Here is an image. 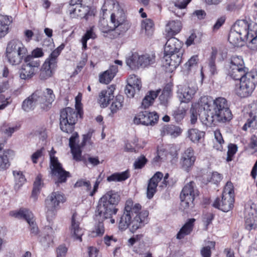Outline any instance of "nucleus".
<instances>
[{
  "instance_id": "obj_14",
  "label": "nucleus",
  "mask_w": 257,
  "mask_h": 257,
  "mask_svg": "<svg viewBox=\"0 0 257 257\" xmlns=\"http://www.w3.org/2000/svg\"><path fill=\"white\" fill-rule=\"evenodd\" d=\"M196 160V156L193 149L191 148H187L181 155L180 164L181 168L188 172L193 166Z\"/></svg>"
},
{
  "instance_id": "obj_48",
  "label": "nucleus",
  "mask_w": 257,
  "mask_h": 257,
  "mask_svg": "<svg viewBox=\"0 0 257 257\" xmlns=\"http://www.w3.org/2000/svg\"><path fill=\"white\" fill-rule=\"evenodd\" d=\"M98 28L103 33L112 32V35L113 36V32L114 31V30L113 28L112 25L111 24L110 26H109L107 20L104 18H101L100 19L98 24Z\"/></svg>"
},
{
  "instance_id": "obj_25",
  "label": "nucleus",
  "mask_w": 257,
  "mask_h": 257,
  "mask_svg": "<svg viewBox=\"0 0 257 257\" xmlns=\"http://www.w3.org/2000/svg\"><path fill=\"white\" fill-rule=\"evenodd\" d=\"M245 226L248 230L255 229L257 227L255 211L251 208L246 209L245 211Z\"/></svg>"
},
{
  "instance_id": "obj_9",
  "label": "nucleus",
  "mask_w": 257,
  "mask_h": 257,
  "mask_svg": "<svg viewBox=\"0 0 257 257\" xmlns=\"http://www.w3.org/2000/svg\"><path fill=\"white\" fill-rule=\"evenodd\" d=\"M21 65L19 71L21 79L28 80L32 78L37 73L40 66V62L34 61L32 57H26Z\"/></svg>"
},
{
  "instance_id": "obj_36",
  "label": "nucleus",
  "mask_w": 257,
  "mask_h": 257,
  "mask_svg": "<svg viewBox=\"0 0 257 257\" xmlns=\"http://www.w3.org/2000/svg\"><path fill=\"white\" fill-rule=\"evenodd\" d=\"M161 132L162 136L170 135L176 137L180 135L181 130L178 127L175 125H166L162 128Z\"/></svg>"
},
{
  "instance_id": "obj_4",
  "label": "nucleus",
  "mask_w": 257,
  "mask_h": 257,
  "mask_svg": "<svg viewBox=\"0 0 257 257\" xmlns=\"http://www.w3.org/2000/svg\"><path fill=\"white\" fill-rule=\"evenodd\" d=\"M27 53H28V50L22 42L13 39L8 43L5 55L10 65L17 67L26 58Z\"/></svg>"
},
{
  "instance_id": "obj_31",
  "label": "nucleus",
  "mask_w": 257,
  "mask_h": 257,
  "mask_svg": "<svg viewBox=\"0 0 257 257\" xmlns=\"http://www.w3.org/2000/svg\"><path fill=\"white\" fill-rule=\"evenodd\" d=\"M242 37L243 36L240 35L239 33L237 32L234 29L231 28L228 35V40L229 43L233 46L238 47L242 46L241 43L243 41L247 40L246 39H244Z\"/></svg>"
},
{
  "instance_id": "obj_62",
  "label": "nucleus",
  "mask_w": 257,
  "mask_h": 257,
  "mask_svg": "<svg viewBox=\"0 0 257 257\" xmlns=\"http://www.w3.org/2000/svg\"><path fill=\"white\" fill-rule=\"evenodd\" d=\"M198 61V56L197 55L192 56L187 62L186 63L185 66L188 70H190L192 68L196 67Z\"/></svg>"
},
{
  "instance_id": "obj_40",
  "label": "nucleus",
  "mask_w": 257,
  "mask_h": 257,
  "mask_svg": "<svg viewBox=\"0 0 257 257\" xmlns=\"http://www.w3.org/2000/svg\"><path fill=\"white\" fill-rule=\"evenodd\" d=\"M54 231L51 226L47 225L44 229V236L41 239V242L44 245H49L53 241Z\"/></svg>"
},
{
  "instance_id": "obj_32",
  "label": "nucleus",
  "mask_w": 257,
  "mask_h": 257,
  "mask_svg": "<svg viewBox=\"0 0 257 257\" xmlns=\"http://www.w3.org/2000/svg\"><path fill=\"white\" fill-rule=\"evenodd\" d=\"M9 215L18 219H24L26 221L33 216L32 212L26 208H22L19 210L11 211L9 212Z\"/></svg>"
},
{
  "instance_id": "obj_55",
  "label": "nucleus",
  "mask_w": 257,
  "mask_h": 257,
  "mask_svg": "<svg viewBox=\"0 0 257 257\" xmlns=\"http://www.w3.org/2000/svg\"><path fill=\"white\" fill-rule=\"evenodd\" d=\"M75 187H83L86 191H89L91 189V184L89 181L80 179L74 185Z\"/></svg>"
},
{
  "instance_id": "obj_33",
  "label": "nucleus",
  "mask_w": 257,
  "mask_h": 257,
  "mask_svg": "<svg viewBox=\"0 0 257 257\" xmlns=\"http://www.w3.org/2000/svg\"><path fill=\"white\" fill-rule=\"evenodd\" d=\"M160 91V89H158L157 91H150L149 94H147L143 99L141 105L142 108L146 109L152 105Z\"/></svg>"
},
{
  "instance_id": "obj_19",
  "label": "nucleus",
  "mask_w": 257,
  "mask_h": 257,
  "mask_svg": "<svg viewBox=\"0 0 257 257\" xmlns=\"http://www.w3.org/2000/svg\"><path fill=\"white\" fill-rule=\"evenodd\" d=\"M142 87L141 80L135 75H131L127 79V84L124 91L128 97H133L135 93L139 92Z\"/></svg>"
},
{
  "instance_id": "obj_26",
  "label": "nucleus",
  "mask_w": 257,
  "mask_h": 257,
  "mask_svg": "<svg viewBox=\"0 0 257 257\" xmlns=\"http://www.w3.org/2000/svg\"><path fill=\"white\" fill-rule=\"evenodd\" d=\"M182 25L179 20H171L165 26V32L168 37H173L178 34L181 30Z\"/></svg>"
},
{
  "instance_id": "obj_61",
  "label": "nucleus",
  "mask_w": 257,
  "mask_h": 257,
  "mask_svg": "<svg viewBox=\"0 0 257 257\" xmlns=\"http://www.w3.org/2000/svg\"><path fill=\"white\" fill-rule=\"evenodd\" d=\"M228 148V149L227 151V157L226 158V161L227 162H229L232 160L231 157L236 153L237 150V147L235 145L230 144Z\"/></svg>"
},
{
  "instance_id": "obj_8",
  "label": "nucleus",
  "mask_w": 257,
  "mask_h": 257,
  "mask_svg": "<svg viewBox=\"0 0 257 257\" xmlns=\"http://www.w3.org/2000/svg\"><path fill=\"white\" fill-rule=\"evenodd\" d=\"M255 75L253 73H248L245 77L239 80V84L236 85L235 92L241 97H247L251 95L255 88Z\"/></svg>"
},
{
  "instance_id": "obj_11",
  "label": "nucleus",
  "mask_w": 257,
  "mask_h": 257,
  "mask_svg": "<svg viewBox=\"0 0 257 257\" xmlns=\"http://www.w3.org/2000/svg\"><path fill=\"white\" fill-rule=\"evenodd\" d=\"M197 89L198 87L195 81L188 82L178 86L177 96L181 102L187 103L193 98Z\"/></svg>"
},
{
  "instance_id": "obj_63",
  "label": "nucleus",
  "mask_w": 257,
  "mask_h": 257,
  "mask_svg": "<svg viewBox=\"0 0 257 257\" xmlns=\"http://www.w3.org/2000/svg\"><path fill=\"white\" fill-rule=\"evenodd\" d=\"M147 159L144 156H141L137 159L134 166L135 169H141L147 163Z\"/></svg>"
},
{
  "instance_id": "obj_59",
  "label": "nucleus",
  "mask_w": 257,
  "mask_h": 257,
  "mask_svg": "<svg viewBox=\"0 0 257 257\" xmlns=\"http://www.w3.org/2000/svg\"><path fill=\"white\" fill-rule=\"evenodd\" d=\"M157 186L154 183L149 182L147 191V197L149 199H151L154 196L156 192Z\"/></svg>"
},
{
  "instance_id": "obj_34",
  "label": "nucleus",
  "mask_w": 257,
  "mask_h": 257,
  "mask_svg": "<svg viewBox=\"0 0 257 257\" xmlns=\"http://www.w3.org/2000/svg\"><path fill=\"white\" fill-rule=\"evenodd\" d=\"M14 155V152L12 150L4 151L3 154L0 155V170H5L10 166L9 157Z\"/></svg>"
},
{
  "instance_id": "obj_28",
  "label": "nucleus",
  "mask_w": 257,
  "mask_h": 257,
  "mask_svg": "<svg viewBox=\"0 0 257 257\" xmlns=\"http://www.w3.org/2000/svg\"><path fill=\"white\" fill-rule=\"evenodd\" d=\"M39 96L38 92H35L31 95L24 100L22 108L25 111H29L34 108L36 105H39L37 97Z\"/></svg>"
},
{
  "instance_id": "obj_51",
  "label": "nucleus",
  "mask_w": 257,
  "mask_h": 257,
  "mask_svg": "<svg viewBox=\"0 0 257 257\" xmlns=\"http://www.w3.org/2000/svg\"><path fill=\"white\" fill-rule=\"evenodd\" d=\"M44 53L41 48H37L33 50L31 54L27 53V57H32L34 61H39L40 65L41 64V61L38 59V58L43 56Z\"/></svg>"
},
{
  "instance_id": "obj_39",
  "label": "nucleus",
  "mask_w": 257,
  "mask_h": 257,
  "mask_svg": "<svg viewBox=\"0 0 257 257\" xmlns=\"http://www.w3.org/2000/svg\"><path fill=\"white\" fill-rule=\"evenodd\" d=\"M140 55L134 53L126 59V65L132 70H137L140 67Z\"/></svg>"
},
{
  "instance_id": "obj_21",
  "label": "nucleus",
  "mask_w": 257,
  "mask_h": 257,
  "mask_svg": "<svg viewBox=\"0 0 257 257\" xmlns=\"http://www.w3.org/2000/svg\"><path fill=\"white\" fill-rule=\"evenodd\" d=\"M234 198L232 197L222 196L221 200L216 199L213 203V206L223 212H228L233 208Z\"/></svg>"
},
{
  "instance_id": "obj_42",
  "label": "nucleus",
  "mask_w": 257,
  "mask_h": 257,
  "mask_svg": "<svg viewBox=\"0 0 257 257\" xmlns=\"http://www.w3.org/2000/svg\"><path fill=\"white\" fill-rule=\"evenodd\" d=\"M95 217L96 219L98 220V222L95 224L93 231L91 232V235L93 237L101 236L105 231L104 224L102 221L106 219L103 218L102 217L97 218L96 216Z\"/></svg>"
},
{
  "instance_id": "obj_17",
  "label": "nucleus",
  "mask_w": 257,
  "mask_h": 257,
  "mask_svg": "<svg viewBox=\"0 0 257 257\" xmlns=\"http://www.w3.org/2000/svg\"><path fill=\"white\" fill-rule=\"evenodd\" d=\"M183 53H164L163 58V65L169 68V71H173L181 63Z\"/></svg>"
},
{
  "instance_id": "obj_13",
  "label": "nucleus",
  "mask_w": 257,
  "mask_h": 257,
  "mask_svg": "<svg viewBox=\"0 0 257 257\" xmlns=\"http://www.w3.org/2000/svg\"><path fill=\"white\" fill-rule=\"evenodd\" d=\"M158 119L159 115L157 113L145 111L138 113L135 116L133 121L137 125H154L157 122Z\"/></svg>"
},
{
  "instance_id": "obj_12",
  "label": "nucleus",
  "mask_w": 257,
  "mask_h": 257,
  "mask_svg": "<svg viewBox=\"0 0 257 257\" xmlns=\"http://www.w3.org/2000/svg\"><path fill=\"white\" fill-rule=\"evenodd\" d=\"M50 157L51 173L52 175L57 178V181L55 183L58 185L60 183L66 182L67 178L69 177V172L65 171L62 168L61 164L58 162L57 158L51 153L50 154Z\"/></svg>"
},
{
  "instance_id": "obj_64",
  "label": "nucleus",
  "mask_w": 257,
  "mask_h": 257,
  "mask_svg": "<svg viewBox=\"0 0 257 257\" xmlns=\"http://www.w3.org/2000/svg\"><path fill=\"white\" fill-rule=\"evenodd\" d=\"M174 6L179 9H185L191 0H172Z\"/></svg>"
},
{
  "instance_id": "obj_18",
  "label": "nucleus",
  "mask_w": 257,
  "mask_h": 257,
  "mask_svg": "<svg viewBox=\"0 0 257 257\" xmlns=\"http://www.w3.org/2000/svg\"><path fill=\"white\" fill-rule=\"evenodd\" d=\"M57 66V61L48 57L45 61L40 70V79L45 80L52 77Z\"/></svg>"
},
{
  "instance_id": "obj_53",
  "label": "nucleus",
  "mask_w": 257,
  "mask_h": 257,
  "mask_svg": "<svg viewBox=\"0 0 257 257\" xmlns=\"http://www.w3.org/2000/svg\"><path fill=\"white\" fill-rule=\"evenodd\" d=\"M186 110L182 107H179L173 111V116L175 120L179 122L185 116Z\"/></svg>"
},
{
  "instance_id": "obj_23",
  "label": "nucleus",
  "mask_w": 257,
  "mask_h": 257,
  "mask_svg": "<svg viewBox=\"0 0 257 257\" xmlns=\"http://www.w3.org/2000/svg\"><path fill=\"white\" fill-rule=\"evenodd\" d=\"M114 90L115 87L113 85H111L107 90H103L101 91L99 96V103L101 107H106L110 101L113 99Z\"/></svg>"
},
{
  "instance_id": "obj_22",
  "label": "nucleus",
  "mask_w": 257,
  "mask_h": 257,
  "mask_svg": "<svg viewBox=\"0 0 257 257\" xmlns=\"http://www.w3.org/2000/svg\"><path fill=\"white\" fill-rule=\"evenodd\" d=\"M182 44L178 39L171 37L169 39L164 47V53H183L181 51Z\"/></svg>"
},
{
  "instance_id": "obj_29",
  "label": "nucleus",
  "mask_w": 257,
  "mask_h": 257,
  "mask_svg": "<svg viewBox=\"0 0 257 257\" xmlns=\"http://www.w3.org/2000/svg\"><path fill=\"white\" fill-rule=\"evenodd\" d=\"M117 71L118 68L116 66H111L109 69L99 75V82L104 84L109 83L114 78Z\"/></svg>"
},
{
  "instance_id": "obj_57",
  "label": "nucleus",
  "mask_w": 257,
  "mask_h": 257,
  "mask_svg": "<svg viewBox=\"0 0 257 257\" xmlns=\"http://www.w3.org/2000/svg\"><path fill=\"white\" fill-rule=\"evenodd\" d=\"M45 149L43 147L37 150L31 156L32 161L34 164H37L39 159L44 156Z\"/></svg>"
},
{
  "instance_id": "obj_43",
  "label": "nucleus",
  "mask_w": 257,
  "mask_h": 257,
  "mask_svg": "<svg viewBox=\"0 0 257 257\" xmlns=\"http://www.w3.org/2000/svg\"><path fill=\"white\" fill-rule=\"evenodd\" d=\"M241 67H245L242 58L238 56H232L230 59L228 69L234 70Z\"/></svg>"
},
{
  "instance_id": "obj_10",
  "label": "nucleus",
  "mask_w": 257,
  "mask_h": 257,
  "mask_svg": "<svg viewBox=\"0 0 257 257\" xmlns=\"http://www.w3.org/2000/svg\"><path fill=\"white\" fill-rule=\"evenodd\" d=\"M65 201L63 195L59 192H52L46 200V215L48 220H51L55 215V210L60 203Z\"/></svg>"
},
{
  "instance_id": "obj_20",
  "label": "nucleus",
  "mask_w": 257,
  "mask_h": 257,
  "mask_svg": "<svg viewBox=\"0 0 257 257\" xmlns=\"http://www.w3.org/2000/svg\"><path fill=\"white\" fill-rule=\"evenodd\" d=\"M80 222L77 214L76 212L73 213L71 219V226L70 227L71 235L75 239L82 241L81 236L83 234V230L79 226Z\"/></svg>"
},
{
  "instance_id": "obj_3",
  "label": "nucleus",
  "mask_w": 257,
  "mask_h": 257,
  "mask_svg": "<svg viewBox=\"0 0 257 257\" xmlns=\"http://www.w3.org/2000/svg\"><path fill=\"white\" fill-rule=\"evenodd\" d=\"M120 200V196L114 191H109L105 193L99 200L95 211V216L98 218L110 219V222L114 223V219L112 218L113 215L116 213L117 209L115 208Z\"/></svg>"
},
{
  "instance_id": "obj_41",
  "label": "nucleus",
  "mask_w": 257,
  "mask_h": 257,
  "mask_svg": "<svg viewBox=\"0 0 257 257\" xmlns=\"http://www.w3.org/2000/svg\"><path fill=\"white\" fill-rule=\"evenodd\" d=\"M172 95L171 87L167 85L163 89L162 94L159 96L160 103L164 106H167Z\"/></svg>"
},
{
  "instance_id": "obj_60",
  "label": "nucleus",
  "mask_w": 257,
  "mask_h": 257,
  "mask_svg": "<svg viewBox=\"0 0 257 257\" xmlns=\"http://www.w3.org/2000/svg\"><path fill=\"white\" fill-rule=\"evenodd\" d=\"M245 41H248V47L251 50L257 51V34L256 32L253 37L250 36L249 39Z\"/></svg>"
},
{
  "instance_id": "obj_16",
  "label": "nucleus",
  "mask_w": 257,
  "mask_h": 257,
  "mask_svg": "<svg viewBox=\"0 0 257 257\" xmlns=\"http://www.w3.org/2000/svg\"><path fill=\"white\" fill-rule=\"evenodd\" d=\"M251 25L248 22L244 20L237 21L232 28L237 32L239 33L244 39L248 40L249 37H253L255 34V31L250 29Z\"/></svg>"
},
{
  "instance_id": "obj_44",
  "label": "nucleus",
  "mask_w": 257,
  "mask_h": 257,
  "mask_svg": "<svg viewBox=\"0 0 257 257\" xmlns=\"http://www.w3.org/2000/svg\"><path fill=\"white\" fill-rule=\"evenodd\" d=\"M130 177L128 171H125L121 173H115L107 177L108 182H121L125 180Z\"/></svg>"
},
{
  "instance_id": "obj_1",
  "label": "nucleus",
  "mask_w": 257,
  "mask_h": 257,
  "mask_svg": "<svg viewBox=\"0 0 257 257\" xmlns=\"http://www.w3.org/2000/svg\"><path fill=\"white\" fill-rule=\"evenodd\" d=\"M190 113L191 123H195L199 116L202 123L207 126H211L217 122L229 121L232 118L227 100L221 97L215 99L212 104L207 98H202L199 103L192 105Z\"/></svg>"
},
{
  "instance_id": "obj_27",
  "label": "nucleus",
  "mask_w": 257,
  "mask_h": 257,
  "mask_svg": "<svg viewBox=\"0 0 257 257\" xmlns=\"http://www.w3.org/2000/svg\"><path fill=\"white\" fill-rule=\"evenodd\" d=\"M68 11L71 18H83L88 13L89 8L82 4L76 7H69Z\"/></svg>"
},
{
  "instance_id": "obj_46",
  "label": "nucleus",
  "mask_w": 257,
  "mask_h": 257,
  "mask_svg": "<svg viewBox=\"0 0 257 257\" xmlns=\"http://www.w3.org/2000/svg\"><path fill=\"white\" fill-rule=\"evenodd\" d=\"M142 30L145 31V34L150 36L152 35L154 31L153 22L149 19L143 20L141 24Z\"/></svg>"
},
{
  "instance_id": "obj_6",
  "label": "nucleus",
  "mask_w": 257,
  "mask_h": 257,
  "mask_svg": "<svg viewBox=\"0 0 257 257\" xmlns=\"http://www.w3.org/2000/svg\"><path fill=\"white\" fill-rule=\"evenodd\" d=\"M110 22L114 30L113 36L110 37L111 39L123 34L130 28V24L126 20L123 10L120 9H118L116 11L111 14Z\"/></svg>"
},
{
  "instance_id": "obj_24",
  "label": "nucleus",
  "mask_w": 257,
  "mask_h": 257,
  "mask_svg": "<svg viewBox=\"0 0 257 257\" xmlns=\"http://www.w3.org/2000/svg\"><path fill=\"white\" fill-rule=\"evenodd\" d=\"M78 137L77 133L74 132L72 134L69 139V146L71 148L73 159L77 161H80L81 160V150L80 146L76 144Z\"/></svg>"
},
{
  "instance_id": "obj_45",
  "label": "nucleus",
  "mask_w": 257,
  "mask_h": 257,
  "mask_svg": "<svg viewBox=\"0 0 257 257\" xmlns=\"http://www.w3.org/2000/svg\"><path fill=\"white\" fill-rule=\"evenodd\" d=\"M140 67H147L155 62V56L153 54L140 55Z\"/></svg>"
},
{
  "instance_id": "obj_56",
  "label": "nucleus",
  "mask_w": 257,
  "mask_h": 257,
  "mask_svg": "<svg viewBox=\"0 0 257 257\" xmlns=\"http://www.w3.org/2000/svg\"><path fill=\"white\" fill-rule=\"evenodd\" d=\"M118 7V4L115 0H106L103 4L102 9L104 11H107V9L111 10L114 8L117 10Z\"/></svg>"
},
{
  "instance_id": "obj_15",
  "label": "nucleus",
  "mask_w": 257,
  "mask_h": 257,
  "mask_svg": "<svg viewBox=\"0 0 257 257\" xmlns=\"http://www.w3.org/2000/svg\"><path fill=\"white\" fill-rule=\"evenodd\" d=\"M35 92H39V96L37 98L41 108L44 109L49 108L55 98L53 91L51 89L46 88L43 91L37 90Z\"/></svg>"
},
{
  "instance_id": "obj_38",
  "label": "nucleus",
  "mask_w": 257,
  "mask_h": 257,
  "mask_svg": "<svg viewBox=\"0 0 257 257\" xmlns=\"http://www.w3.org/2000/svg\"><path fill=\"white\" fill-rule=\"evenodd\" d=\"M204 132L197 128H191L187 131V137L194 143H198L201 138L204 137Z\"/></svg>"
},
{
  "instance_id": "obj_37",
  "label": "nucleus",
  "mask_w": 257,
  "mask_h": 257,
  "mask_svg": "<svg viewBox=\"0 0 257 257\" xmlns=\"http://www.w3.org/2000/svg\"><path fill=\"white\" fill-rule=\"evenodd\" d=\"M12 21L7 16L0 15V38L4 37L9 31V26Z\"/></svg>"
},
{
  "instance_id": "obj_35",
  "label": "nucleus",
  "mask_w": 257,
  "mask_h": 257,
  "mask_svg": "<svg viewBox=\"0 0 257 257\" xmlns=\"http://www.w3.org/2000/svg\"><path fill=\"white\" fill-rule=\"evenodd\" d=\"M228 74L234 80H240L243 77H245L248 73H252L247 71L246 67L236 69H228Z\"/></svg>"
},
{
  "instance_id": "obj_2",
  "label": "nucleus",
  "mask_w": 257,
  "mask_h": 257,
  "mask_svg": "<svg viewBox=\"0 0 257 257\" xmlns=\"http://www.w3.org/2000/svg\"><path fill=\"white\" fill-rule=\"evenodd\" d=\"M142 206L139 203L134 204L132 200H127L125 204L123 214L120 218L118 227L125 230L128 227L132 232L141 227L145 224L149 212L141 211Z\"/></svg>"
},
{
  "instance_id": "obj_50",
  "label": "nucleus",
  "mask_w": 257,
  "mask_h": 257,
  "mask_svg": "<svg viewBox=\"0 0 257 257\" xmlns=\"http://www.w3.org/2000/svg\"><path fill=\"white\" fill-rule=\"evenodd\" d=\"M215 242L214 241H208L207 244L202 247L200 250L202 257H210L211 249L214 248Z\"/></svg>"
},
{
  "instance_id": "obj_5",
  "label": "nucleus",
  "mask_w": 257,
  "mask_h": 257,
  "mask_svg": "<svg viewBox=\"0 0 257 257\" xmlns=\"http://www.w3.org/2000/svg\"><path fill=\"white\" fill-rule=\"evenodd\" d=\"M78 111L69 107L63 109L60 112V127L61 130L67 134L74 131L77 120Z\"/></svg>"
},
{
  "instance_id": "obj_58",
  "label": "nucleus",
  "mask_w": 257,
  "mask_h": 257,
  "mask_svg": "<svg viewBox=\"0 0 257 257\" xmlns=\"http://www.w3.org/2000/svg\"><path fill=\"white\" fill-rule=\"evenodd\" d=\"M27 222L29 225V230L32 235H36L39 230L37 225L33 220V216L32 218H29Z\"/></svg>"
},
{
  "instance_id": "obj_47",
  "label": "nucleus",
  "mask_w": 257,
  "mask_h": 257,
  "mask_svg": "<svg viewBox=\"0 0 257 257\" xmlns=\"http://www.w3.org/2000/svg\"><path fill=\"white\" fill-rule=\"evenodd\" d=\"M42 187V181L40 176H38L34 183L33 189L32 193L31 198L34 202H36L38 198V195L40 193Z\"/></svg>"
},
{
  "instance_id": "obj_54",
  "label": "nucleus",
  "mask_w": 257,
  "mask_h": 257,
  "mask_svg": "<svg viewBox=\"0 0 257 257\" xmlns=\"http://www.w3.org/2000/svg\"><path fill=\"white\" fill-rule=\"evenodd\" d=\"M13 174L15 177L16 184L18 186V187L22 186L26 181L25 176L21 172L14 171Z\"/></svg>"
},
{
  "instance_id": "obj_7",
  "label": "nucleus",
  "mask_w": 257,
  "mask_h": 257,
  "mask_svg": "<svg viewBox=\"0 0 257 257\" xmlns=\"http://www.w3.org/2000/svg\"><path fill=\"white\" fill-rule=\"evenodd\" d=\"M195 186V183L191 181L184 186L181 192V205L184 209L194 206L195 198L199 194Z\"/></svg>"
},
{
  "instance_id": "obj_52",
  "label": "nucleus",
  "mask_w": 257,
  "mask_h": 257,
  "mask_svg": "<svg viewBox=\"0 0 257 257\" xmlns=\"http://www.w3.org/2000/svg\"><path fill=\"white\" fill-rule=\"evenodd\" d=\"M223 196L232 197L234 198V189L232 183L230 181H228L224 188L222 192Z\"/></svg>"
},
{
  "instance_id": "obj_49",
  "label": "nucleus",
  "mask_w": 257,
  "mask_h": 257,
  "mask_svg": "<svg viewBox=\"0 0 257 257\" xmlns=\"http://www.w3.org/2000/svg\"><path fill=\"white\" fill-rule=\"evenodd\" d=\"M123 100V98L122 95H119L116 96L114 101L110 106V109L112 113H115L121 109L122 106Z\"/></svg>"
},
{
  "instance_id": "obj_30",
  "label": "nucleus",
  "mask_w": 257,
  "mask_h": 257,
  "mask_svg": "<svg viewBox=\"0 0 257 257\" xmlns=\"http://www.w3.org/2000/svg\"><path fill=\"white\" fill-rule=\"evenodd\" d=\"M195 221V219L194 218L189 219L177 234V238L181 239L183 238L186 235L190 234L193 230Z\"/></svg>"
}]
</instances>
